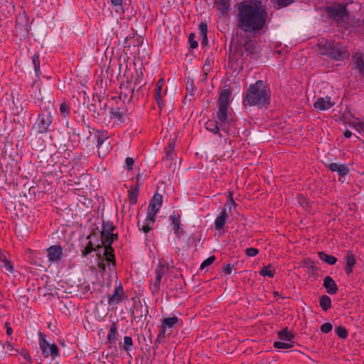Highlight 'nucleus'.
Returning a JSON list of instances; mask_svg holds the SVG:
<instances>
[{
	"label": "nucleus",
	"mask_w": 364,
	"mask_h": 364,
	"mask_svg": "<svg viewBox=\"0 0 364 364\" xmlns=\"http://www.w3.org/2000/svg\"><path fill=\"white\" fill-rule=\"evenodd\" d=\"M267 13L261 2L243 1L238 4L237 14V28L254 34L258 33L266 24Z\"/></svg>",
	"instance_id": "1"
},
{
	"label": "nucleus",
	"mask_w": 364,
	"mask_h": 364,
	"mask_svg": "<svg viewBox=\"0 0 364 364\" xmlns=\"http://www.w3.org/2000/svg\"><path fill=\"white\" fill-rule=\"evenodd\" d=\"M270 103V91L263 80H257L254 84L250 85L247 90L243 98L245 107L257 106L259 107H267Z\"/></svg>",
	"instance_id": "2"
},
{
	"label": "nucleus",
	"mask_w": 364,
	"mask_h": 364,
	"mask_svg": "<svg viewBox=\"0 0 364 364\" xmlns=\"http://www.w3.org/2000/svg\"><path fill=\"white\" fill-rule=\"evenodd\" d=\"M318 47L321 54L328 55L336 60H343L348 58L349 55L344 47L331 41H321Z\"/></svg>",
	"instance_id": "3"
},
{
	"label": "nucleus",
	"mask_w": 364,
	"mask_h": 364,
	"mask_svg": "<svg viewBox=\"0 0 364 364\" xmlns=\"http://www.w3.org/2000/svg\"><path fill=\"white\" fill-rule=\"evenodd\" d=\"M347 5V4L333 2L326 6L325 11L330 18L334 20L338 24H341L347 22L349 18Z\"/></svg>",
	"instance_id": "4"
},
{
	"label": "nucleus",
	"mask_w": 364,
	"mask_h": 364,
	"mask_svg": "<svg viewBox=\"0 0 364 364\" xmlns=\"http://www.w3.org/2000/svg\"><path fill=\"white\" fill-rule=\"evenodd\" d=\"M39 347L42 351V355L45 358L50 356L53 359L60 355V351L58 346L55 343H50L46 340V336L45 333L39 331Z\"/></svg>",
	"instance_id": "5"
},
{
	"label": "nucleus",
	"mask_w": 364,
	"mask_h": 364,
	"mask_svg": "<svg viewBox=\"0 0 364 364\" xmlns=\"http://www.w3.org/2000/svg\"><path fill=\"white\" fill-rule=\"evenodd\" d=\"M127 85H124L123 86H120V93L119 95V98L125 101L126 100L128 102H130L133 97H136L137 100H139V94L140 92L143 90L144 85H141L139 88L135 91V87L136 85L141 84V80L137 79L134 82V87H131L130 81H127Z\"/></svg>",
	"instance_id": "6"
},
{
	"label": "nucleus",
	"mask_w": 364,
	"mask_h": 364,
	"mask_svg": "<svg viewBox=\"0 0 364 364\" xmlns=\"http://www.w3.org/2000/svg\"><path fill=\"white\" fill-rule=\"evenodd\" d=\"M168 269L169 268L166 264L159 261V264L155 269V277L149 284V289L153 296H156L159 294L162 277L168 272Z\"/></svg>",
	"instance_id": "7"
},
{
	"label": "nucleus",
	"mask_w": 364,
	"mask_h": 364,
	"mask_svg": "<svg viewBox=\"0 0 364 364\" xmlns=\"http://www.w3.org/2000/svg\"><path fill=\"white\" fill-rule=\"evenodd\" d=\"M351 70L355 77L364 79V53L356 52L352 55Z\"/></svg>",
	"instance_id": "8"
},
{
	"label": "nucleus",
	"mask_w": 364,
	"mask_h": 364,
	"mask_svg": "<svg viewBox=\"0 0 364 364\" xmlns=\"http://www.w3.org/2000/svg\"><path fill=\"white\" fill-rule=\"evenodd\" d=\"M53 122V117L50 112L39 114L33 128L37 129L39 134H45L49 131V127Z\"/></svg>",
	"instance_id": "9"
},
{
	"label": "nucleus",
	"mask_w": 364,
	"mask_h": 364,
	"mask_svg": "<svg viewBox=\"0 0 364 364\" xmlns=\"http://www.w3.org/2000/svg\"><path fill=\"white\" fill-rule=\"evenodd\" d=\"M242 48L245 50L246 57H250L255 60L259 58V49L256 46L252 40L247 39L242 45Z\"/></svg>",
	"instance_id": "10"
},
{
	"label": "nucleus",
	"mask_w": 364,
	"mask_h": 364,
	"mask_svg": "<svg viewBox=\"0 0 364 364\" xmlns=\"http://www.w3.org/2000/svg\"><path fill=\"white\" fill-rule=\"evenodd\" d=\"M228 106H218V112L217 113V119L220 123L222 131L229 134L228 128L226 124L229 123V118L228 115Z\"/></svg>",
	"instance_id": "11"
},
{
	"label": "nucleus",
	"mask_w": 364,
	"mask_h": 364,
	"mask_svg": "<svg viewBox=\"0 0 364 364\" xmlns=\"http://www.w3.org/2000/svg\"><path fill=\"white\" fill-rule=\"evenodd\" d=\"M48 260L51 262H59L63 255V249L60 245H52L47 249Z\"/></svg>",
	"instance_id": "12"
},
{
	"label": "nucleus",
	"mask_w": 364,
	"mask_h": 364,
	"mask_svg": "<svg viewBox=\"0 0 364 364\" xmlns=\"http://www.w3.org/2000/svg\"><path fill=\"white\" fill-rule=\"evenodd\" d=\"M124 292L121 284L116 287L112 294H108L109 305L119 304L124 299Z\"/></svg>",
	"instance_id": "13"
},
{
	"label": "nucleus",
	"mask_w": 364,
	"mask_h": 364,
	"mask_svg": "<svg viewBox=\"0 0 364 364\" xmlns=\"http://www.w3.org/2000/svg\"><path fill=\"white\" fill-rule=\"evenodd\" d=\"M169 220L171 221L172 228L174 231V234L178 239L181 238V235L184 234V231L180 228L181 225V217L178 213L173 212L170 216Z\"/></svg>",
	"instance_id": "14"
},
{
	"label": "nucleus",
	"mask_w": 364,
	"mask_h": 364,
	"mask_svg": "<svg viewBox=\"0 0 364 364\" xmlns=\"http://www.w3.org/2000/svg\"><path fill=\"white\" fill-rule=\"evenodd\" d=\"M335 105L334 102H331L330 97L326 98L319 97L314 102V106L316 109L323 111L327 110L331 108Z\"/></svg>",
	"instance_id": "15"
},
{
	"label": "nucleus",
	"mask_w": 364,
	"mask_h": 364,
	"mask_svg": "<svg viewBox=\"0 0 364 364\" xmlns=\"http://www.w3.org/2000/svg\"><path fill=\"white\" fill-rule=\"evenodd\" d=\"M344 259L346 261L344 271L348 275H350L353 272V268L356 264L355 257L352 253L348 252Z\"/></svg>",
	"instance_id": "16"
},
{
	"label": "nucleus",
	"mask_w": 364,
	"mask_h": 364,
	"mask_svg": "<svg viewBox=\"0 0 364 364\" xmlns=\"http://www.w3.org/2000/svg\"><path fill=\"white\" fill-rule=\"evenodd\" d=\"M231 0H215V4L222 16L228 14Z\"/></svg>",
	"instance_id": "17"
},
{
	"label": "nucleus",
	"mask_w": 364,
	"mask_h": 364,
	"mask_svg": "<svg viewBox=\"0 0 364 364\" xmlns=\"http://www.w3.org/2000/svg\"><path fill=\"white\" fill-rule=\"evenodd\" d=\"M323 287L326 288L327 293L329 294H335L338 291V287L333 279L326 276L323 279Z\"/></svg>",
	"instance_id": "18"
},
{
	"label": "nucleus",
	"mask_w": 364,
	"mask_h": 364,
	"mask_svg": "<svg viewBox=\"0 0 364 364\" xmlns=\"http://www.w3.org/2000/svg\"><path fill=\"white\" fill-rule=\"evenodd\" d=\"M230 95L231 90L229 88L222 90L218 100V106H228Z\"/></svg>",
	"instance_id": "19"
},
{
	"label": "nucleus",
	"mask_w": 364,
	"mask_h": 364,
	"mask_svg": "<svg viewBox=\"0 0 364 364\" xmlns=\"http://www.w3.org/2000/svg\"><path fill=\"white\" fill-rule=\"evenodd\" d=\"M331 171H336L339 176H344L349 173V168L345 164H338L337 163H331L328 166Z\"/></svg>",
	"instance_id": "20"
},
{
	"label": "nucleus",
	"mask_w": 364,
	"mask_h": 364,
	"mask_svg": "<svg viewBox=\"0 0 364 364\" xmlns=\"http://www.w3.org/2000/svg\"><path fill=\"white\" fill-rule=\"evenodd\" d=\"M0 267H4L9 273L14 272V267L11 261L9 260L5 254L0 250Z\"/></svg>",
	"instance_id": "21"
},
{
	"label": "nucleus",
	"mask_w": 364,
	"mask_h": 364,
	"mask_svg": "<svg viewBox=\"0 0 364 364\" xmlns=\"http://www.w3.org/2000/svg\"><path fill=\"white\" fill-rule=\"evenodd\" d=\"M227 218L228 214L226 208H225L215 220V227L216 230H220L224 227Z\"/></svg>",
	"instance_id": "22"
},
{
	"label": "nucleus",
	"mask_w": 364,
	"mask_h": 364,
	"mask_svg": "<svg viewBox=\"0 0 364 364\" xmlns=\"http://www.w3.org/2000/svg\"><path fill=\"white\" fill-rule=\"evenodd\" d=\"M110 118L115 119L117 124L124 122L125 113L119 107L111 108L109 110Z\"/></svg>",
	"instance_id": "23"
},
{
	"label": "nucleus",
	"mask_w": 364,
	"mask_h": 364,
	"mask_svg": "<svg viewBox=\"0 0 364 364\" xmlns=\"http://www.w3.org/2000/svg\"><path fill=\"white\" fill-rule=\"evenodd\" d=\"M180 319L178 316H173L172 317L165 318L161 321L162 327L166 328H173L179 322Z\"/></svg>",
	"instance_id": "24"
},
{
	"label": "nucleus",
	"mask_w": 364,
	"mask_h": 364,
	"mask_svg": "<svg viewBox=\"0 0 364 364\" xmlns=\"http://www.w3.org/2000/svg\"><path fill=\"white\" fill-rule=\"evenodd\" d=\"M160 208L153 205L152 203L149 204L148 207V215L146 220L151 224H154L156 220V215L159 212Z\"/></svg>",
	"instance_id": "25"
},
{
	"label": "nucleus",
	"mask_w": 364,
	"mask_h": 364,
	"mask_svg": "<svg viewBox=\"0 0 364 364\" xmlns=\"http://www.w3.org/2000/svg\"><path fill=\"white\" fill-rule=\"evenodd\" d=\"M114 250L113 247H106L105 248L104 252V257L105 259L108 262L111 263L112 265L114 267L116 265Z\"/></svg>",
	"instance_id": "26"
},
{
	"label": "nucleus",
	"mask_w": 364,
	"mask_h": 364,
	"mask_svg": "<svg viewBox=\"0 0 364 364\" xmlns=\"http://www.w3.org/2000/svg\"><path fill=\"white\" fill-rule=\"evenodd\" d=\"M117 334V325L115 322H114L112 323V325L110 326V328H109V333H108V335L107 337L109 343L114 344L116 343Z\"/></svg>",
	"instance_id": "27"
},
{
	"label": "nucleus",
	"mask_w": 364,
	"mask_h": 364,
	"mask_svg": "<svg viewBox=\"0 0 364 364\" xmlns=\"http://www.w3.org/2000/svg\"><path fill=\"white\" fill-rule=\"evenodd\" d=\"M278 337L282 341L291 343L294 336L288 331L287 328H284L278 332Z\"/></svg>",
	"instance_id": "28"
},
{
	"label": "nucleus",
	"mask_w": 364,
	"mask_h": 364,
	"mask_svg": "<svg viewBox=\"0 0 364 364\" xmlns=\"http://www.w3.org/2000/svg\"><path fill=\"white\" fill-rule=\"evenodd\" d=\"M120 348L126 352H129L134 348L133 340L131 336H124L123 343H119Z\"/></svg>",
	"instance_id": "29"
},
{
	"label": "nucleus",
	"mask_w": 364,
	"mask_h": 364,
	"mask_svg": "<svg viewBox=\"0 0 364 364\" xmlns=\"http://www.w3.org/2000/svg\"><path fill=\"white\" fill-rule=\"evenodd\" d=\"M318 255L321 260L326 262L330 265L335 264L337 262V258L336 257L328 255L324 252H318Z\"/></svg>",
	"instance_id": "30"
},
{
	"label": "nucleus",
	"mask_w": 364,
	"mask_h": 364,
	"mask_svg": "<svg viewBox=\"0 0 364 364\" xmlns=\"http://www.w3.org/2000/svg\"><path fill=\"white\" fill-rule=\"evenodd\" d=\"M97 146L100 149L102 145L109 139V135L107 131L100 132L97 130Z\"/></svg>",
	"instance_id": "31"
},
{
	"label": "nucleus",
	"mask_w": 364,
	"mask_h": 364,
	"mask_svg": "<svg viewBox=\"0 0 364 364\" xmlns=\"http://www.w3.org/2000/svg\"><path fill=\"white\" fill-rule=\"evenodd\" d=\"M205 128L213 134H218L220 137L223 136L217 122L209 120L205 123Z\"/></svg>",
	"instance_id": "32"
},
{
	"label": "nucleus",
	"mask_w": 364,
	"mask_h": 364,
	"mask_svg": "<svg viewBox=\"0 0 364 364\" xmlns=\"http://www.w3.org/2000/svg\"><path fill=\"white\" fill-rule=\"evenodd\" d=\"M115 229L113 223L110 221H103L102 223V230L101 231V235H112L113 231Z\"/></svg>",
	"instance_id": "33"
},
{
	"label": "nucleus",
	"mask_w": 364,
	"mask_h": 364,
	"mask_svg": "<svg viewBox=\"0 0 364 364\" xmlns=\"http://www.w3.org/2000/svg\"><path fill=\"white\" fill-rule=\"evenodd\" d=\"M319 304L324 311H328L331 307V298L327 295L321 296L319 299Z\"/></svg>",
	"instance_id": "34"
},
{
	"label": "nucleus",
	"mask_w": 364,
	"mask_h": 364,
	"mask_svg": "<svg viewBox=\"0 0 364 364\" xmlns=\"http://www.w3.org/2000/svg\"><path fill=\"white\" fill-rule=\"evenodd\" d=\"M139 191V186L138 185L134 188V189L132 188L130 191H129L128 197L130 205H133L136 203Z\"/></svg>",
	"instance_id": "35"
},
{
	"label": "nucleus",
	"mask_w": 364,
	"mask_h": 364,
	"mask_svg": "<svg viewBox=\"0 0 364 364\" xmlns=\"http://www.w3.org/2000/svg\"><path fill=\"white\" fill-rule=\"evenodd\" d=\"M101 242L105 248L112 247V245L114 242V234L105 235H101Z\"/></svg>",
	"instance_id": "36"
},
{
	"label": "nucleus",
	"mask_w": 364,
	"mask_h": 364,
	"mask_svg": "<svg viewBox=\"0 0 364 364\" xmlns=\"http://www.w3.org/2000/svg\"><path fill=\"white\" fill-rule=\"evenodd\" d=\"M259 274L262 275V276H267L269 278H272L274 276V274H275V270L272 267V265H267V266H264L263 267L260 272H259Z\"/></svg>",
	"instance_id": "37"
},
{
	"label": "nucleus",
	"mask_w": 364,
	"mask_h": 364,
	"mask_svg": "<svg viewBox=\"0 0 364 364\" xmlns=\"http://www.w3.org/2000/svg\"><path fill=\"white\" fill-rule=\"evenodd\" d=\"M33 64L34 65L36 75L39 77L41 75L40 70V56L39 54L36 53L32 57Z\"/></svg>",
	"instance_id": "38"
},
{
	"label": "nucleus",
	"mask_w": 364,
	"mask_h": 364,
	"mask_svg": "<svg viewBox=\"0 0 364 364\" xmlns=\"http://www.w3.org/2000/svg\"><path fill=\"white\" fill-rule=\"evenodd\" d=\"M92 252H94V244L90 240L85 247L82 250V257H85Z\"/></svg>",
	"instance_id": "39"
},
{
	"label": "nucleus",
	"mask_w": 364,
	"mask_h": 364,
	"mask_svg": "<svg viewBox=\"0 0 364 364\" xmlns=\"http://www.w3.org/2000/svg\"><path fill=\"white\" fill-rule=\"evenodd\" d=\"M164 84V80L161 79L156 84V89L154 93V97L156 100L157 103L159 104V100L161 99V91L162 88V85Z\"/></svg>",
	"instance_id": "40"
},
{
	"label": "nucleus",
	"mask_w": 364,
	"mask_h": 364,
	"mask_svg": "<svg viewBox=\"0 0 364 364\" xmlns=\"http://www.w3.org/2000/svg\"><path fill=\"white\" fill-rule=\"evenodd\" d=\"M162 196L159 193H155L149 203L161 208V206L162 205Z\"/></svg>",
	"instance_id": "41"
},
{
	"label": "nucleus",
	"mask_w": 364,
	"mask_h": 364,
	"mask_svg": "<svg viewBox=\"0 0 364 364\" xmlns=\"http://www.w3.org/2000/svg\"><path fill=\"white\" fill-rule=\"evenodd\" d=\"M273 346L275 348L278 349H287L293 347V344L291 343H285L281 341H275Z\"/></svg>",
	"instance_id": "42"
},
{
	"label": "nucleus",
	"mask_w": 364,
	"mask_h": 364,
	"mask_svg": "<svg viewBox=\"0 0 364 364\" xmlns=\"http://www.w3.org/2000/svg\"><path fill=\"white\" fill-rule=\"evenodd\" d=\"M335 331H336L337 336L342 339H346L348 337V331L343 326H338V327L336 328Z\"/></svg>",
	"instance_id": "43"
},
{
	"label": "nucleus",
	"mask_w": 364,
	"mask_h": 364,
	"mask_svg": "<svg viewBox=\"0 0 364 364\" xmlns=\"http://www.w3.org/2000/svg\"><path fill=\"white\" fill-rule=\"evenodd\" d=\"M60 112L63 117H68L70 114V108L66 102H63L60 105Z\"/></svg>",
	"instance_id": "44"
},
{
	"label": "nucleus",
	"mask_w": 364,
	"mask_h": 364,
	"mask_svg": "<svg viewBox=\"0 0 364 364\" xmlns=\"http://www.w3.org/2000/svg\"><path fill=\"white\" fill-rule=\"evenodd\" d=\"M215 256L209 257L208 259H206L205 260H204L202 262L200 269L201 270L204 269L206 267H208V266L210 265L211 264H213V262L215 261Z\"/></svg>",
	"instance_id": "45"
},
{
	"label": "nucleus",
	"mask_w": 364,
	"mask_h": 364,
	"mask_svg": "<svg viewBox=\"0 0 364 364\" xmlns=\"http://www.w3.org/2000/svg\"><path fill=\"white\" fill-rule=\"evenodd\" d=\"M187 92L193 96L194 95V82L193 79H188L186 84Z\"/></svg>",
	"instance_id": "46"
},
{
	"label": "nucleus",
	"mask_w": 364,
	"mask_h": 364,
	"mask_svg": "<svg viewBox=\"0 0 364 364\" xmlns=\"http://www.w3.org/2000/svg\"><path fill=\"white\" fill-rule=\"evenodd\" d=\"M333 329V325L331 323L326 322L321 326V331L323 333H328Z\"/></svg>",
	"instance_id": "47"
},
{
	"label": "nucleus",
	"mask_w": 364,
	"mask_h": 364,
	"mask_svg": "<svg viewBox=\"0 0 364 364\" xmlns=\"http://www.w3.org/2000/svg\"><path fill=\"white\" fill-rule=\"evenodd\" d=\"M277 3V8L278 9L289 6L293 1L292 0H274Z\"/></svg>",
	"instance_id": "48"
},
{
	"label": "nucleus",
	"mask_w": 364,
	"mask_h": 364,
	"mask_svg": "<svg viewBox=\"0 0 364 364\" xmlns=\"http://www.w3.org/2000/svg\"><path fill=\"white\" fill-rule=\"evenodd\" d=\"M199 31L200 35L201 36H207L208 32V25L205 22H200L199 24Z\"/></svg>",
	"instance_id": "49"
},
{
	"label": "nucleus",
	"mask_w": 364,
	"mask_h": 364,
	"mask_svg": "<svg viewBox=\"0 0 364 364\" xmlns=\"http://www.w3.org/2000/svg\"><path fill=\"white\" fill-rule=\"evenodd\" d=\"M18 353L29 363H31L32 359L28 353V351L25 348H21L20 351H18Z\"/></svg>",
	"instance_id": "50"
},
{
	"label": "nucleus",
	"mask_w": 364,
	"mask_h": 364,
	"mask_svg": "<svg viewBox=\"0 0 364 364\" xmlns=\"http://www.w3.org/2000/svg\"><path fill=\"white\" fill-rule=\"evenodd\" d=\"M188 42L191 48H196L198 47V42L195 40V34L191 33L188 36Z\"/></svg>",
	"instance_id": "51"
},
{
	"label": "nucleus",
	"mask_w": 364,
	"mask_h": 364,
	"mask_svg": "<svg viewBox=\"0 0 364 364\" xmlns=\"http://www.w3.org/2000/svg\"><path fill=\"white\" fill-rule=\"evenodd\" d=\"M258 252H259V250L254 247H250V248H247L245 250V254L248 257H255L258 254Z\"/></svg>",
	"instance_id": "52"
},
{
	"label": "nucleus",
	"mask_w": 364,
	"mask_h": 364,
	"mask_svg": "<svg viewBox=\"0 0 364 364\" xmlns=\"http://www.w3.org/2000/svg\"><path fill=\"white\" fill-rule=\"evenodd\" d=\"M174 153H173V146L171 143L168 144V147L166 151V158L168 160H172L173 159Z\"/></svg>",
	"instance_id": "53"
},
{
	"label": "nucleus",
	"mask_w": 364,
	"mask_h": 364,
	"mask_svg": "<svg viewBox=\"0 0 364 364\" xmlns=\"http://www.w3.org/2000/svg\"><path fill=\"white\" fill-rule=\"evenodd\" d=\"M125 164H126L127 170L132 171L133 169L134 160L132 157H127L125 159Z\"/></svg>",
	"instance_id": "54"
},
{
	"label": "nucleus",
	"mask_w": 364,
	"mask_h": 364,
	"mask_svg": "<svg viewBox=\"0 0 364 364\" xmlns=\"http://www.w3.org/2000/svg\"><path fill=\"white\" fill-rule=\"evenodd\" d=\"M166 329L164 327H162V326L161 325V329L159 332V334L157 336V339L158 340H162L163 338H164L166 337Z\"/></svg>",
	"instance_id": "55"
},
{
	"label": "nucleus",
	"mask_w": 364,
	"mask_h": 364,
	"mask_svg": "<svg viewBox=\"0 0 364 364\" xmlns=\"http://www.w3.org/2000/svg\"><path fill=\"white\" fill-rule=\"evenodd\" d=\"M152 225L153 224L151 223V222L148 223L146 220V224L142 226V228L141 230L145 232V233H147L148 232H149L151 228H152Z\"/></svg>",
	"instance_id": "56"
},
{
	"label": "nucleus",
	"mask_w": 364,
	"mask_h": 364,
	"mask_svg": "<svg viewBox=\"0 0 364 364\" xmlns=\"http://www.w3.org/2000/svg\"><path fill=\"white\" fill-rule=\"evenodd\" d=\"M355 128L359 132L364 133V122H358L355 125Z\"/></svg>",
	"instance_id": "57"
},
{
	"label": "nucleus",
	"mask_w": 364,
	"mask_h": 364,
	"mask_svg": "<svg viewBox=\"0 0 364 364\" xmlns=\"http://www.w3.org/2000/svg\"><path fill=\"white\" fill-rule=\"evenodd\" d=\"M232 267L230 264H227L224 267H223V272L227 274H230L231 272H232Z\"/></svg>",
	"instance_id": "58"
},
{
	"label": "nucleus",
	"mask_w": 364,
	"mask_h": 364,
	"mask_svg": "<svg viewBox=\"0 0 364 364\" xmlns=\"http://www.w3.org/2000/svg\"><path fill=\"white\" fill-rule=\"evenodd\" d=\"M102 245L101 244H97L96 245H94V251L97 252V255H99L100 257H101V255H100V252H101V250L102 248Z\"/></svg>",
	"instance_id": "59"
},
{
	"label": "nucleus",
	"mask_w": 364,
	"mask_h": 364,
	"mask_svg": "<svg viewBox=\"0 0 364 364\" xmlns=\"http://www.w3.org/2000/svg\"><path fill=\"white\" fill-rule=\"evenodd\" d=\"M111 3L114 6H120L122 8V0H111Z\"/></svg>",
	"instance_id": "60"
},
{
	"label": "nucleus",
	"mask_w": 364,
	"mask_h": 364,
	"mask_svg": "<svg viewBox=\"0 0 364 364\" xmlns=\"http://www.w3.org/2000/svg\"><path fill=\"white\" fill-rule=\"evenodd\" d=\"M202 41H201V45L202 46H207L208 43V36H201Z\"/></svg>",
	"instance_id": "61"
},
{
	"label": "nucleus",
	"mask_w": 364,
	"mask_h": 364,
	"mask_svg": "<svg viewBox=\"0 0 364 364\" xmlns=\"http://www.w3.org/2000/svg\"><path fill=\"white\" fill-rule=\"evenodd\" d=\"M6 333H7V335L8 336L11 335V333L13 332V330H12L11 327L9 326L8 323H6Z\"/></svg>",
	"instance_id": "62"
},
{
	"label": "nucleus",
	"mask_w": 364,
	"mask_h": 364,
	"mask_svg": "<svg viewBox=\"0 0 364 364\" xmlns=\"http://www.w3.org/2000/svg\"><path fill=\"white\" fill-rule=\"evenodd\" d=\"M161 340H158L157 338L155 340L154 346L152 347V348L156 350L159 348V344L160 343Z\"/></svg>",
	"instance_id": "63"
},
{
	"label": "nucleus",
	"mask_w": 364,
	"mask_h": 364,
	"mask_svg": "<svg viewBox=\"0 0 364 364\" xmlns=\"http://www.w3.org/2000/svg\"><path fill=\"white\" fill-rule=\"evenodd\" d=\"M343 135L346 138H350L352 136V133L350 131L347 129L344 132Z\"/></svg>",
	"instance_id": "64"
}]
</instances>
